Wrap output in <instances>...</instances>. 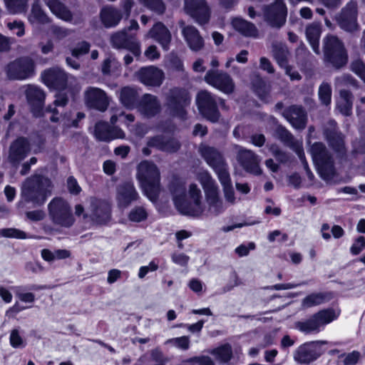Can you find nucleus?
I'll use <instances>...</instances> for the list:
<instances>
[{
  "mask_svg": "<svg viewBox=\"0 0 365 365\" xmlns=\"http://www.w3.org/2000/svg\"><path fill=\"white\" fill-rule=\"evenodd\" d=\"M52 182L42 175H34L28 178L21 187V200L19 207H24L26 203H31L33 207H41L51 195Z\"/></svg>",
  "mask_w": 365,
  "mask_h": 365,
  "instance_id": "obj_1",
  "label": "nucleus"
},
{
  "mask_svg": "<svg viewBox=\"0 0 365 365\" xmlns=\"http://www.w3.org/2000/svg\"><path fill=\"white\" fill-rule=\"evenodd\" d=\"M170 190L173 197V201L177 210L182 215L199 216L203 210L201 205V190L195 184H191L189 188V195L193 202L186 199V187L185 183L174 180L170 185Z\"/></svg>",
  "mask_w": 365,
  "mask_h": 365,
  "instance_id": "obj_2",
  "label": "nucleus"
},
{
  "mask_svg": "<svg viewBox=\"0 0 365 365\" xmlns=\"http://www.w3.org/2000/svg\"><path fill=\"white\" fill-rule=\"evenodd\" d=\"M137 178L144 195L155 202L160 192V174L157 165L148 160L141 162L138 166Z\"/></svg>",
  "mask_w": 365,
  "mask_h": 365,
  "instance_id": "obj_3",
  "label": "nucleus"
},
{
  "mask_svg": "<svg viewBox=\"0 0 365 365\" xmlns=\"http://www.w3.org/2000/svg\"><path fill=\"white\" fill-rule=\"evenodd\" d=\"M310 153L320 177L327 182L331 180L336 175V170L333 158L325 145L314 143L311 146Z\"/></svg>",
  "mask_w": 365,
  "mask_h": 365,
  "instance_id": "obj_4",
  "label": "nucleus"
},
{
  "mask_svg": "<svg viewBox=\"0 0 365 365\" xmlns=\"http://www.w3.org/2000/svg\"><path fill=\"white\" fill-rule=\"evenodd\" d=\"M340 312L332 308L324 309L308 319L297 322L295 327L304 334L318 333L321 328L336 319Z\"/></svg>",
  "mask_w": 365,
  "mask_h": 365,
  "instance_id": "obj_5",
  "label": "nucleus"
},
{
  "mask_svg": "<svg viewBox=\"0 0 365 365\" xmlns=\"http://www.w3.org/2000/svg\"><path fill=\"white\" fill-rule=\"evenodd\" d=\"M48 213L53 225L71 227L75 222L69 203L62 197H54L48 205Z\"/></svg>",
  "mask_w": 365,
  "mask_h": 365,
  "instance_id": "obj_6",
  "label": "nucleus"
},
{
  "mask_svg": "<svg viewBox=\"0 0 365 365\" xmlns=\"http://www.w3.org/2000/svg\"><path fill=\"white\" fill-rule=\"evenodd\" d=\"M324 56L335 68H341L347 62V54L342 42L335 36L324 39Z\"/></svg>",
  "mask_w": 365,
  "mask_h": 365,
  "instance_id": "obj_7",
  "label": "nucleus"
},
{
  "mask_svg": "<svg viewBox=\"0 0 365 365\" xmlns=\"http://www.w3.org/2000/svg\"><path fill=\"white\" fill-rule=\"evenodd\" d=\"M190 103V96L184 89L174 88L165 93V106L174 116L183 118Z\"/></svg>",
  "mask_w": 365,
  "mask_h": 365,
  "instance_id": "obj_8",
  "label": "nucleus"
},
{
  "mask_svg": "<svg viewBox=\"0 0 365 365\" xmlns=\"http://www.w3.org/2000/svg\"><path fill=\"white\" fill-rule=\"evenodd\" d=\"M34 62L29 57H21L9 63L4 68L7 78L11 81H22L34 73Z\"/></svg>",
  "mask_w": 365,
  "mask_h": 365,
  "instance_id": "obj_9",
  "label": "nucleus"
},
{
  "mask_svg": "<svg viewBox=\"0 0 365 365\" xmlns=\"http://www.w3.org/2000/svg\"><path fill=\"white\" fill-rule=\"evenodd\" d=\"M200 153L207 165L217 174L218 178L224 179L229 173L228 165L222 155L215 148L201 145Z\"/></svg>",
  "mask_w": 365,
  "mask_h": 365,
  "instance_id": "obj_10",
  "label": "nucleus"
},
{
  "mask_svg": "<svg viewBox=\"0 0 365 365\" xmlns=\"http://www.w3.org/2000/svg\"><path fill=\"white\" fill-rule=\"evenodd\" d=\"M327 343L326 341H314L304 343L294 350L293 359L301 365L309 364L322 355L323 351L321 346Z\"/></svg>",
  "mask_w": 365,
  "mask_h": 365,
  "instance_id": "obj_11",
  "label": "nucleus"
},
{
  "mask_svg": "<svg viewBox=\"0 0 365 365\" xmlns=\"http://www.w3.org/2000/svg\"><path fill=\"white\" fill-rule=\"evenodd\" d=\"M264 21L271 27L280 29L285 23L287 8L283 0H275L273 3L263 8Z\"/></svg>",
  "mask_w": 365,
  "mask_h": 365,
  "instance_id": "obj_12",
  "label": "nucleus"
},
{
  "mask_svg": "<svg viewBox=\"0 0 365 365\" xmlns=\"http://www.w3.org/2000/svg\"><path fill=\"white\" fill-rule=\"evenodd\" d=\"M196 103L201 115L211 122H217L220 113L217 106V98L207 91H200L196 96Z\"/></svg>",
  "mask_w": 365,
  "mask_h": 365,
  "instance_id": "obj_13",
  "label": "nucleus"
},
{
  "mask_svg": "<svg viewBox=\"0 0 365 365\" xmlns=\"http://www.w3.org/2000/svg\"><path fill=\"white\" fill-rule=\"evenodd\" d=\"M357 16V3L356 1H351L336 16V21L341 29L347 32H354L359 29Z\"/></svg>",
  "mask_w": 365,
  "mask_h": 365,
  "instance_id": "obj_14",
  "label": "nucleus"
},
{
  "mask_svg": "<svg viewBox=\"0 0 365 365\" xmlns=\"http://www.w3.org/2000/svg\"><path fill=\"white\" fill-rule=\"evenodd\" d=\"M110 43L114 48L128 50L135 56L140 55V46L135 34L127 33V29L113 33Z\"/></svg>",
  "mask_w": 365,
  "mask_h": 365,
  "instance_id": "obj_15",
  "label": "nucleus"
},
{
  "mask_svg": "<svg viewBox=\"0 0 365 365\" xmlns=\"http://www.w3.org/2000/svg\"><path fill=\"white\" fill-rule=\"evenodd\" d=\"M184 10L200 25L207 24L211 16V8L206 0H184Z\"/></svg>",
  "mask_w": 365,
  "mask_h": 365,
  "instance_id": "obj_16",
  "label": "nucleus"
},
{
  "mask_svg": "<svg viewBox=\"0 0 365 365\" xmlns=\"http://www.w3.org/2000/svg\"><path fill=\"white\" fill-rule=\"evenodd\" d=\"M86 105L101 112L107 110L110 104V98L106 92L97 87L89 86L84 91Z\"/></svg>",
  "mask_w": 365,
  "mask_h": 365,
  "instance_id": "obj_17",
  "label": "nucleus"
},
{
  "mask_svg": "<svg viewBox=\"0 0 365 365\" xmlns=\"http://www.w3.org/2000/svg\"><path fill=\"white\" fill-rule=\"evenodd\" d=\"M206 83L226 94L233 93L235 83L227 73L218 70H209L204 78Z\"/></svg>",
  "mask_w": 365,
  "mask_h": 365,
  "instance_id": "obj_18",
  "label": "nucleus"
},
{
  "mask_svg": "<svg viewBox=\"0 0 365 365\" xmlns=\"http://www.w3.org/2000/svg\"><path fill=\"white\" fill-rule=\"evenodd\" d=\"M43 82L51 89L64 90L68 85V75L58 67L51 68L41 74Z\"/></svg>",
  "mask_w": 365,
  "mask_h": 365,
  "instance_id": "obj_19",
  "label": "nucleus"
},
{
  "mask_svg": "<svg viewBox=\"0 0 365 365\" xmlns=\"http://www.w3.org/2000/svg\"><path fill=\"white\" fill-rule=\"evenodd\" d=\"M110 206L108 202L91 197L90 199L89 217L98 225L106 224L110 220Z\"/></svg>",
  "mask_w": 365,
  "mask_h": 365,
  "instance_id": "obj_20",
  "label": "nucleus"
},
{
  "mask_svg": "<svg viewBox=\"0 0 365 365\" xmlns=\"http://www.w3.org/2000/svg\"><path fill=\"white\" fill-rule=\"evenodd\" d=\"M237 151V160L243 168L255 175L261 174L260 158L253 151L240 145L235 146Z\"/></svg>",
  "mask_w": 365,
  "mask_h": 365,
  "instance_id": "obj_21",
  "label": "nucleus"
},
{
  "mask_svg": "<svg viewBox=\"0 0 365 365\" xmlns=\"http://www.w3.org/2000/svg\"><path fill=\"white\" fill-rule=\"evenodd\" d=\"M30 150L31 147L28 139L19 137L9 146L8 160L11 164L16 166L27 156Z\"/></svg>",
  "mask_w": 365,
  "mask_h": 365,
  "instance_id": "obj_22",
  "label": "nucleus"
},
{
  "mask_svg": "<svg viewBox=\"0 0 365 365\" xmlns=\"http://www.w3.org/2000/svg\"><path fill=\"white\" fill-rule=\"evenodd\" d=\"M139 199L140 195L133 182H125L117 187L116 200L119 207H128Z\"/></svg>",
  "mask_w": 365,
  "mask_h": 365,
  "instance_id": "obj_23",
  "label": "nucleus"
},
{
  "mask_svg": "<svg viewBox=\"0 0 365 365\" xmlns=\"http://www.w3.org/2000/svg\"><path fill=\"white\" fill-rule=\"evenodd\" d=\"M282 115L297 130H303L306 127L307 114L301 106L287 107L283 110Z\"/></svg>",
  "mask_w": 365,
  "mask_h": 365,
  "instance_id": "obj_24",
  "label": "nucleus"
},
{
  "mask_svg": "<svg viewBox=\"0 0 365 365\" xmlns=\"http://www.w3.org/2000/svg\"><path fill=\"white\" fill-rule=\"evenodd\" d=\"M137 108L138 112L148 118L159 114L162 109L158 98L150 93H145L141 97Z\"/></svg>",
  "mask_w": 365,
  "mask_h": 365,
  "instance_id": "obj_25",
  "label": "nucleus"
},
{
  "mask_svg": "<svg viewBox=\"0 0 365 365\" xmlns=\"http://www.w3.org/2000/svg\"><path fill=\"white\" fill-rule=\"evenodd\" d=\"M138 79L147 86L159 87L164 80V73L155 66L141 68L137 72Z\"/></svg>",
  "mask_w": 365,
  "mask_h": 365,
  "instance_id": "obj_26",
  "label": "nucleus"
},
{
  "mask_svg": "<svg viewBox=\"0 0 365 365\" xmlns=\"http://www.w3.org/2000/svg\"><path fill=\"white\" fill-rule=\"evenodd\" d=\"M324 135L336 152L343 153L345 151L344 135L338 131L336 123L334 120H330L326 123Z\"/></svg>",
  "mask_w": 365,
  "mask_h": 365,
  "instance_id": "obj_27",
  "label": "nucleus"
},
{
  "mask_svg": "<svg viewBox=\"0 0 365 365\" xmlns=\"http://www.w3.org/2000/svg\"><path fill=\"white\" fill-rule=\"evenodd\" d=\"M24 93L34 115H39L44 105L46 98L44 91L36 86L27 85L25 87Z\"/></svg>",
  "mask_w": 365,
  "mask_h": 365,
  "instance_id": "obj_28",
  "label": "nucleus"
},
{
  "mask_svg": "<svg viewBox=\"0 0 365 365\" xmlns=\"http://www.w3.org/2000/svg\"><path fill=\"white\" fill-rule=\"evenodd\" d=\"M182 34L189 48L195 52L201 51L205 45L199 31L193 26H186L183 21H179Z\"/></svg>",
  "mask_w": 365,
  "mask_h": 365,
  "instance_id": "obj_29",
  "label": "nucleus"
},
{
  "mask_svg": "<svg viewBox=\"0 0 365 365\" xmlns=\"http://www.w3.org/2000/svg\"><path fill=\"white\" fill-rule=\"evenodd\" d=\"M95 136L102 141H110L114 138H123L124 132L117 128H111L107 123L98 122L95 126Z\"/></svg>",
  "mask_w": 365,
  "mask_h": 365,
  "instance_id": "obj_30",
  "label": "nucleus"
},
{
  "mask_svg": "<svg viewBox=\"0 0 365 365\" xmlns=\"http://www.w3.org/2000/svg\"><path fill=\"white\" fill-rule=\"evenodd\" d=\"M148 36L160 44L164 50L169 49L172 38L171 34L163 23H156L149 31Z\"/></svg>",
  "mask_w": 365,
  "mask_h": 365,
  "instance_id": "obj_31",
  "label": "nucleus"
},
{
  "mask_svg": "<svg viewBox=\"0 0 365 365\" xmlns=\"http://www.w3.org/2000/svg\"><path fill=\"white\" fill-rule=\"evenodd\" d=\"M122 18L121 11L111 6H105L100 11L101 21L106 28L116 26Z\"/></svg>",
  "mask_w": 365,
  "mask_h": 365,
  "instance_id": "obj_32",
  "label": "nucleus"
},
{
  "mask_svg": "<svg viewBox=\"0 0 365 365\" xmlns=\"http://www.w3.org/2000/svg\"><path fill=\"white\" fill-rule=\"evenodd\" d=\"M274 136L293 151H296L302 146V142L296 140L294 135L282 125H278L276 127Z\"/></svg>",
  "mask_w": 365,
  "mask_h": 365,
  "instance_id": "obj_33",
  "label": "nucleus"
},
{
  "mask_svg": "<svg viewBox=\"0 0 365 365\" xmlns=\"http://www.w3.org/2000/svg\"><path fill=\"white\" fill-rule=\"evenodd\" d=\"M50 11L58 19L71 22L73 20V14L71 10L59 0H43Z\"/></svg>",
  "mask_w": 365,
  "mask_h": 365,
  "instance_id": "obj_34",
  "label": "nucleus"
},
{
  "mask_svg": "<svg viewBox=\"0 0 365 365\" xmlns=\"http://www.w3.org/2000/svg\"><path fill=\"white\" fill-rule=\"evenodd\" d=\"M272 53L273 58L280 67L284 68L288 65L290 53L286 44L282 42L273 43L272 45Z\"/></svg>",
  "mask_w": 365,
  "mask_h": 365,
  "instance_id": "obj_35",
  "label": "nucleus"
},
{
  "mask_svg": "<svg viewBox=\"0 0 365 365\" xmlns=\"http://www.w3.org/2000/svg\"><path fill=\"white\" fill-rule=\"evenodd\" d=\"M306 36L313 51L319 54V38L321 35V26L318 23H312L306 28Z\"/></svg>",
  "mask_w": 365,
  "mask_h": 365,
  "instance_id": "obj_36",
  "label": "nucleus"
},
{
  "mask_svg": "<svg viewBox=\"0 0 365 365\" xmlns=\"http://www.w3.org/2000/svg\"><path fill=\"white\" fill-rule=\"evenodd\" d=\"M205 197L208 210L212 214L217 215L226 209L222 200L219 197L218 189L214 191L211 190L209 193L205 194Z\"/></svg>",
  "mask_w": 365,
  "mask_h": 365,
  "instance_id": "obj_37",
  "label": "nucleus"
},
{
  "mask_svg": "<svg viewBox=\"0 0 365 365\" xmlns=\"http://www.w3.org/2000/svg\"><path fill=\"white\" fill-rule=\"evenodd\" d=\"M232 26L235 30L245 36L257 37L258 30L255 24L240 18H236L232 21Z\"/></svg>",
  "mask_w": 365,
  "mask_h": 365,
  "instance_id": "obj_38",
  "label": "nucleus"
},
{
  "mask_svg": "<svg viewBox=\"0 0 365 365\" xmlns=\"http://www.w3.org/2000/svg\"><path fill=\"white\" fill-rule=\"evenodd\" d=\"M339 99L337 103V108L344 115H350L353 106V96L351 92L341 90L339 93Z\"/></svg>",
  "mask_w": 365,
  "mask_h": 365,
  "instance_id": "obj_39",
  "label": "nucleus"
},
{
  "mask_svg": "<svg viewBox=\"0 0 365 365\" xmlns=\"http://www.w3.org/2000/svg\"><path fill=\"white\" fill-rule=\"evenodd\" d=\"M28 20L31 24H46L50 22L48 16L37 1L33 4Z\"/></svg>",
  "mask_w": 365,
  "mask_h": 365,
  "instance_id": "obj_40",
  "label": "nucleus"
},
{
  "mask_svg": "<svg viewBox=\"0 0 365 365\" xmlns=\"http://www.w3.org/2000/svg\"><path fill=\"white\" fill-rule=\"evenodd\" d=\"M331 299V294L328 293H312L307 295L302 301V306L303 308H309L314 306H317L329 301Z\"/></svg>",
  "mask_w": 365,
  "mask_h": 365,
  "instance_id": "obj_41",
  "label": "nucleus"
},
{
  "mask_svg": "<svg viewBox=\"0 0 365 365\" xmlns=\"http://www.w3.org/2000/svg\"><path fill=\"white\" fill-rule=\"evenodd\" d=\"M120 99L124 106L132 108L137 100V92L133 88L125 87L120 91Z\"/></svg>",
  "mask_w": 365,
  "mask_h": 365,
  "instance_id": "obj_42",
  "label": "nucleus"
},
{
  "mask_svg": "<svg viewBox=\"0 0 365 365\" xmlns=\"http://www.w3.org/2000/svg\"><path fill=\"white\" fill-rule=\"evenodd\" d=\"M6 7L10 14L25 12L28 7V0H4Z\"/></svg>",
  "mask_w": 365,
  "mask_h": 365,
  "instance_id": "obj_43",
  "label": "nucleus"
},
{
  "mask_svg": "<svg viewBox=\"0 0 365 365\" xmlns=\"http://www.w3.org/2000/svg\"><path fill=\"white\" fill-rule=\"evenodd\" d=\"M210 353L215 356L216 359L222 363L228 362L232 356V347L228 344H224L212 350Z\"/></svg>",
  "mask_w": 365,
  "mask_h": 365,
  "instance_id": "obj_44",
  "label": "nucleus"
},
{
  "mask_svg": "<svg viewBox=\"0 0 365 365\" xmlns=\"http://www.w3.org/2000/svg\"><path fill=\"white\" fill-rule=\"evenodd\" d=\"M197 178L202 184L205 194L209 193L211 190L214 191L217 190L215 180L208 172L203 171L200 173Z\"/></svg>",
  "mask_w": 365,
  "mask_h": 365,
  "instance_id": "obj_45",
  "label": "nucleus"
},
{
  "mask_svg": "<svg viewBox=\"0 0 365 365\" xmlns=\"http://www.w3.org/2000/svg\"><path fill=\"white\" fill-rule=\"evenodd\" d=\"M226 178L222 179L218 178L222 185L223 186V190L225 197L226 200L230 204L233 205L235 202V192L231 184V179L230 175H227Z\"/></svg>",
  "mask_w": 365,
  "mask_h": 365,
  "instance_id": "obj_46",
  "label": "nucleus"
},
{
  "mask_svg": "<svg viewBox=\"0 0 365 365\" xmlns=\"http://www.w3.org/2000/svg\"><path fill=\"white\" fill-rule=\"evenodd\" d=\"M139 1L158 14H163L165 11V4L162 0H139Z\"/></svg>",
  "mask_w": 365,
  "mask_h": 365,
  "instance_id": "obj_47",
  "label": "nucleus"
},
{
  "mask_svg": "<svg viewBox=\"0 0 365 365\" xmlns=\"http://www.w3.org/2000/svg\"><path fill=\"white\" fill-rule=\"evenodd\" d=\"M318 95L322 103L328 106L331 103V86L328 83H322L319 88Z\"/></svg>",
  "mask_w": 365,
  "mask_h": 365,
  "instance_id": "obj_48",
  "label": "nucleus"
},
{
  "mask_svg": "<svg viewBox=\"0 0 365 365\" xmlns=\"http://www.w3.org/2000/svg\"><path fill=\"white\" fill-rule=\"evenodd\" d=\"M148 217V212L143 207L136 206L133 208L129 214L128 219L135 222L144 221Z\"/></svg>",
  "mask_w": 365,
  "mask_h": 365,
  "instance_id": "obj_49",
  "label": "nucleus"
},
{
  "mask_svg": "<svg viewBox=\"0 0 365 365\" xmlns=\"http://www.w3.org/2000/svg\"><path fill=\"white\" fill-rule=\"evenodd\" d=\"M0 236L21 240L29 237L25 232L14 227L0 229Z\"/></svg>",
  "mask_w": 365,
  "mask_h": 365,
  "instance_id": "obj_50",
  "label": "nucleus"
},
{
  "mask_svg": "<svg viewBox=\"0 0 365 365\" xmlns=\"http://www.w3.org/2000/svg\"><path fill=\"white\" fill-rule=\"evenodd\" d=\"M269 150L277 160L282 163H286L290 160V155L287 152L281 150L276 144L269 146Z\"/></svg>",
  "mask_w": 365,
  "mask_h": 365,
  "instance_id": "obj_51",
  "label": "nucleus"
},
{
  "mask_svg": "<svg viewBox=\"0 0 365 365\" xmlns=\"http://www.w3.org/2000/svg\"><path fill=\"white\" fill-rule=\"evenodd\" d=\"M165 344H170L183 350H187L190 346V339L188 336H184L168 339Z\"/></svg>",
  "mask_w": 365,
  "mask_h": 365,
  "instance_id": "obj_52",
  "label": "nucleus"
},
{
  "mask_svg": "<svg viewBox=\"0 0 365 365\" xmlns=\"http://www.w3.org/2000/svg\"><path fill=\"white\" fill-rule=\"evenodd\" d=\"M91 45L86 41H81L71 50V54L75 58H79L86 54L90 50Z\"/></svg>",
  "mask_w": 365,
  "mask_h": 365,
  "instance_id": "obj_53",
  "label": "nucleus"
},
{
  "mask_svg": "<svg viewBox=\"0 0 365 365\" xmlns=\"http://www.w3.org/2000/svg\"><path fill=\"white\" fill-rule=\"evenodd\" d=\"M7 27L11 31H15V34L17 36L21 37L25 34V26L21 21H14L13 22H9Z\"/></svg>",
  "mask_w": 365,
  "mask_h": 365,
  "instance_id": "obj_54",
  "label": "nucleus"
},
{
  "mask_svg": "<svg viewBox=\"0 0 365 365\" xmlns=\"http://www.w3.org/2000/svg\"><path fill=\"white\" fill-rule=\"evenodd\" d=\"M164 152L175 153L180 148L179 141L175 138H165L164 143Z\"/></svg>",
  "mask_w": 365,
  "mask_h": 365,
  "instance_id": "obj_55",
  "label": "nucleus"
},
{
  "mask_svg": "<svg viewBox=\"0 0 365 365\" xmlns=\"http://www.w3.org/2000/svg\"><path fill=\"white\" fill-rule=\"evenodd\" d=\"M23 287H18L16 288V296L24 302L32 303L35 301V295L31 292H23Z\"/></svg>",
  "mask_w": 365,
  "mask_h": 365,
  "instance_id": "obj_56",
  "label": "nucleus"
},
{
  "mask_svg": "<svg viewBox=\"0 0 365 365\" xmlns=\"http://www.w3.org/2000/svg\"><path fill=\"white\" fill-rule=\"evenodd\" d=\"M165 137L162 135H158L153 138H150L147 145L148 147L155 148L159 150H164V143H165Z\"/></svg>",
  "mask_w": 365,
  "mask_h": 365,
  "instance_id": "obj_57",
  "label": "nucleus"
},
{
  "mask_svg": "<svg viewBox=\"0 0 365 365\" xmlns=\"http://www.w3.org/2000/svg\"><path fill=\"white\" fill-rule=\"evenodd\" d=\"M365 249V237H359L353 243L350 248V252L353 255H357Z\"/></svg>",
  "mask_w": 365,
  "mask_h": 365,
  "instance_id": "obj_58",
  "label": "nucleus"
},
{
  "mask_svg": "<svg viewBox=\"0 0 365 365\" xmlns=\"http://www.w3.org/2000/svg\"><path fill=\"white\" fill-rule=\"evenodd\" d=\"M356 81L348 74H343L340 76H338L335 78V85L336 86H355Z\"/></svg>",
  "mask_w": 365,
  "mask_h": 365,
  "instance_id": "obj_59",
  "label": "nucleus"
},
{
  "mask_svg": "<svg viewBox=\"0 0 365 365\" xmlns=\"http://www.w3.org/2000/svg\"><path fill=\"white\" fill-rule=\"evenodd\" d=\"M10 344L14 348L24 346V343L17 329H13L10 334Z\"/></svg>",
  "mask_w": 365,
  "mask_h": 365,
  "instance_id": "obj_60",
  "label": "nucleus"
},
{
  "mask_svg": "<svg viewBox=\"0 0 365 365\" xmlns=\"http://www.w3.org/2000/svg\"><path fill=\"white\" fill-rule=\"evenodd\" d=\"M341 356H344L343 361L344 365H355L358 362L361 354L357 351H353L348 354H343Z\"/></svg>",
  "mask_w": 365,
  "mask_h": 365,
  "instance_id": "obj_61",
  "label": "nucleus"
},
{
  "mask_svg": "<svg viewBox=\"0 0 365 365\" xmlns=\"http://www.w3.org/2000/svg\"><path fill=\"white\" fill-rule=\"evenodd\" d=\"M67 188L69 192L72 195H78L81 192V188L79 186L77 180L73 177L70 176L67 179Z\"/></svg>",
  "mask_w": 365,
  "mask_h": 365,
  "instance_id": "obj_62",
  "label": "nucleus"
},
{
  "mask_svg": "<svg viewBox=\"0 0 365 365\" xmlns=\"http://www.w3.org/2000/svg\"><path fill=\"white\" fill-rule=\"evenodd\" d=\"M351 70L361 78L365 76V64L359 61H355L351 63Z\"/></svg>",
  "mask_w": 365,
  "mask_h": 365,
  "instance_id": "obj_63",
  "label": "nucleus"
},
{
  "mask_svg": "<svg viewBox=\"0 0 365 365\" xmlns=\"http://www.w3.org/2000/svg\"><path fill=\"white\" fill-rule=\"evenodd\" d=\"M26 217L31 221H41L45 217V212L41 210L29 211L26 212Z\"/></svg>",
  "mask_w": 365,
  "mask_h": 365,
  "instance_id": "obj_64",
  "label": "nucleus"
}]
</instances>
